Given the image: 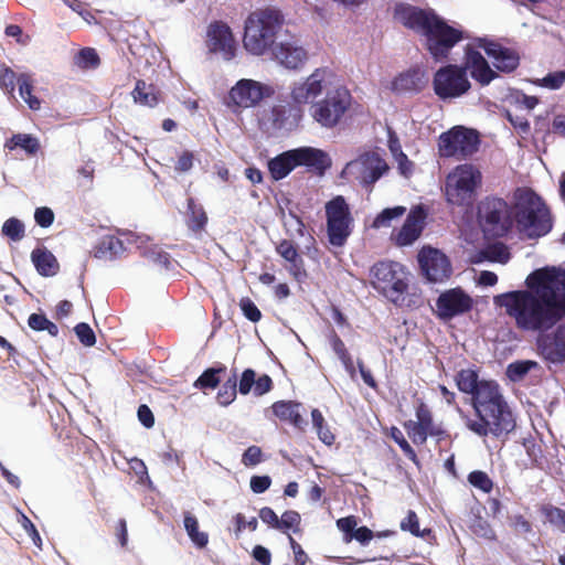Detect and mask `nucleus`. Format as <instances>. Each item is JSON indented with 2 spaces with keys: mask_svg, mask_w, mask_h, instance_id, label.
<instances>
[{
  "mask_svg": "<svg viewBox=\"0 0 565 565\" xmlns=\"http://www.w3.org/2000/svg\"><path fill=\"white\" fill-rule=\"evenodd\" d=\"M433 86L439 98L454 99L467 94L472 85L460 65L448 64L435 73Z\"/></svg>",
  "mask_w": 565,
  "mask_h": 565,
  "instance_id": "nucleus-13",
  "label": "nucleus"
},
{
  "mask_svg": "<svg viewBox=\"0 0 565 565\" xmlns=\"http://www.w3.org/2000/svg\"><path fill=\"white\" fill-rule=\"evenodd\" d=\"M489 260L500 264H505L510 259V253L508 248L503 244H493L488 246L478 257L473 259L475 263H479L482 260Z\"/></svg>",
  "mask_w": 565,
  "mask_h": 565,
  "instance_id": "nucleus-37",
  "label": "nucleus"
},
{
  "mask_svg": "<svg viewBox=\"0 0 565 565\" xmlns=\"http://www.w3.org/2000/svg\"><path fill=\"white\" fill-rule=\"evenodd\" d=\"M542 367L540 364L532 360H521L512 362L508 365L505 374L512 382H521L530 375L540 376Z\"/></svg>",
  "mask_w": 565,
  "mask_h": 565,
  "instance_id": "nucleus-29",
  "label": "nucleus"
},
{
  "mask_svg": "<svg viewBox=\"0 0 565 565\" xmlns=\"http://www.w3.org/2000/svg\"><path fill=\"white\" fill-rule=\"evenodd\" d=\"M236 396V382L235 380H228L223 384L222 388L217 393V402L222 406L230 405Z\"/></svg>",
  "mask_w": 565,
  "mask_h": 565,
  "instance_id": "nucleus-46",
  "label": "nucleus"
},
{
  "mask_svg": "<svg viewBox=\"0 0 565 565\" xmlns=\"http://www.w3.org/2000/svg\"><path fill=\"white\" fill-rule=\"evenodd\" d=\"M511 213L519 231L530 238L543 236L552 228L546 204L529 188H520L514 192Z\"/></svg>",
  "mask_w": 565,
  "mask_h": 565,
  "instance_id": "nucleus-4",
  "label": "nucleus"
},
{
  "mask_svg": "<svg viewBox=\"0 0 565 565\" xmlns=\"http://www.w3.org/2000/svg\"><path fill=\"white\" fill-rule=\"evenodd\" d=\"M428 211L424 205H414L403 225L392 232L391 241L399 247L413 245L422 235Z\"/></svg>",
  "mask_w": 565,
  "mask_h": 565,
  "instance_id": "nucleus-17",
  "label": "nucleus"
},
{
  "mask_svg": "<svg viewBox=\"0 0 565 565\" xmlns=\"http://www.w3.org/2000/svg\"><path fill=\"white\" fill-rule=\"evenodd\" d=\"M390 436L394 441L401 447L403 452L412 460L416 459V454L413 448L409 446L407 440L404 438L403 433L397 427H392L390 430Z\"/></svg>",
  "mask_w": 565,
  "mask_h": 565,
  "instance_id": "nucleus-48",
  "label": "nucleus"
},
{
  "mask_svg": "<svg viewBox=\"0 0 565 565\" xmlns=\"http://www.w3.org/2000/svg\"><path fill=\"white\" fill-rule=\"evenodd\" d=\"M28 324L35 331H47L53 337L57 335L58 333L57 326L47 320L43 315L32 313L29 317Z\"/></svg>",
  "mask_w": 565,
  "mask_h": 565,
  "instance_id": "nucleus-40",
  "label": "nucleus"
},
{
  "mask_svg": "<svg viewBox=\"0 0 565 565\" xmlns=\"http://www.w3.org/2000/svg\"><path fill=\"white\" fill-rule=\"evenodd\" d=\"M406 212V207L398 205L382 210L372 221L371 227L374 230L388 228L399 220Z\"/></svg>",
  "mask_w": 565,
  "mask_h": 565,
  "instance_id": "nucleus-34",
  "label": "nucleus"
},
{
  "mask_svg": "<svg viewBox=\"0 0 565 565\" xmlns=\"http://www.w3.org/2000/svg\"><path fill=\"white\" fill-rule=\"evenodd\" d=\"M132 98L135 103L142 106L152 107L158 103V96L152 85H148L143 81L136 83L135 89L132 90Z\"/></svg>",
  "mask_w": 565,
  "mask_h": 565,
  "instance_id": "nucleus-35",
  "label": "nucleus"
},
{
  "mask_svg": "<svg viewBox=\"0 0 565 565\" xmlns=\"http://www.w3.org/2000/svg\"><path fill=\"white\" fill-rule=\"evenodd\" d=\"M330 166L331 159L328 153L313 147H299L284 151L267 163L269 173L276 181L285 179L298 167L323 170Z\"/></svg>",
  "mask_w": 565,
  "mask_h": 565,
  "instance_id": "nucleus-6",
  "label": "nucleus"
},
{
  "mask_svg": "<svg viewBox=\"0 0 565 565\" xmlns=\"http://www.w3.org/2000/svg\"><path fill=\"white\" fill-rule=\"evenodd\" d=\"M271 56L279 65L288 70H299L308 60L307 51L295 39L276 43L271 47Z\"/></svg>",
  "mask_w": 565,
  "mask_h": 565,
  "instance_id": "nucleus-22",
  "label": "nucleus"
},
{
  "mask_svg": "<svg viewBox=\"0 0 565 565\" xmlns=\"http://www.w3.org/2000/svg\"><path fill=\"white\" fill-rule=\"evenodd\" d=\"M65 3L75 12H77L87 23L94 22V15L88 11L86 6L78 0H65Z\"/></svg>",
  "mask_w": 565,
  "mask_h": 565,
  "instance_id": "nucleus-59",
  "label": "nucleus"
},
{
  "mask_svg": "<svg viewBox=\"0 0 565 565\" xmlns=\"http://www.w3.org/2000/svg\"><path fill=\"white\" fill-rule=\"evenodd\" d=\"M387 171L386 161L377 152L370 151L347 163L341 177L362 185H372Z\"/></svg>",
  "mask_w": 565,
  "mask_h": 565,
  "instance_id": "nucleus-11",
  "label": "nucleus"
},
{
  "mask_svg": "<svg viewBox=\"0 0 565 565\" xmlns=\"http://www.w3.org/2000/svg\"><path fill=\"white\" fill-rule=\"evenodd\" d=\"M486 38H478L463 47L461 68L480 86H488L499 75L486 57Z\"/></svg>",
  "mask_w": 565,
  "mask_h": 565,
  "instance_id": "nucleus-10",
  "label": "nucleus"
},
{
  "mask_svg": "<svg viewBox=\"0 0 565 565\" xmlns=\"http://www.w3.org/2000/svg\"><path fill=\"white\" fill-rule=\"evenodd\" d=\"M277 252L286 262L289 263V271L295 277H298L301 274V259L299 258L298 252L294 244L289 241H282L277 246Z\"/></svg>",
  "mask_w": 565,
  "mask_h": 565,
  "instance_id": "nucleus-33",
  "label": "nucleus"
},
{
  "mask_svg": "<svg viewBox=\"0 0 565 565\" xmlns=\"http://www.w3.org/2000/svg\"><path fill=\"white\" fill-rule=\"evenodd\" d=\"M479 147V136L473 129L456 126L439 137L438 150L443 157H467Z\"/></svg>",
  "mask_w": 565,
  "mask_h": 565,
  "instance_id": "nucleus-15",
  "label": "nucleus"
},
{
  "mask_svg": "<svg viewBox=\"0 0 565 565\" xmlns=\"http://www.w3.org/2000/svg\"><path fill=\"white\" fill-rule=\"evenodd\" d=\"M473 305L472 298L460 288L443 292L436 302V310L440 318L451 319L468 312Z\"/></svg>",
  "mask_w": 565,
  "mask_h": 565,
  "instance_id": "nucleus-21",
  "label": "nucleus"
},
{
  "mask_svg": "<svg viewBox=\"0 0 565 565\" xmlns=\"http://www.w3.org/2000/svg\"><path fill=\"white\" fill-rule=\"evenodd\" d=\"M239 307L244 316L248 320L253 322H257L260 320L262 313L259 309L256 307V305L249 298H242L239 301Z\"/></svg>",
  "mask_w": 565,
  "mask_h": 565,
  "instance_id": "nucleus-50",
  "label": "nucleus"
},
{
  "mask_svg": "<svg viewBox=\"0 0 565 565\" xmlns=\"http://www.w3.org/2000/svg\"><path fill=\"white\" fill-rule=\"evenodd\" d=\"M547 520L554 524L559 531L565 532V512L557 508L548 509L546 512Z\"/></svg>",
  "mask_w": 565,
  "mask_h": 565,
  "instance_id": "nucleus-57",
  "label": "nucleus"
},
{
  "mask_svg": "<svg viewBox=\"0 0 565 565\" xmlns=\"http://www.w3.org/2000/svg\"><path fill=\"white\" fill-rule=\"evenodd\" d=\"M393 159L397 164V169L401 175L409 178L413 174L414 163L408 159V157L404 152L394 156Z\"/></svg>",
  "mask_w": 565,
  "mask_h": 565,
  "instance_id": "nucleus-54",
  "label": "nucleus"
},
{
  "mask_svg": "<svg viewBox=\"0 0 565 565\" xmlns=\"http://www.w3.org/2000/svg\"><path fill=\"white\" fill-rule=\"evenodd\" d=\"M2 234L12 241H20L24 236V225L15 217H11L3 223Z\"/></svg>",
  "mask_w": 565,
  "mask_h": 565,
  "instance_id": "nucleus-41",
  "label": "nucleus"
},
{
  "mask_svg": "<svg viewBox=\"0 0 565 565\" xmlns=\"http://www.w3.org/2000/svg\"><path fill=\"white\" fill-rule=\"evenodd\" d=\"M19 94L25 102L28 107L32 110H39L42 102L33 94V78L29 73H21L18 75Z\"/></svg>",
  "mask_w": 565,
  "mask_h": 565,
  "instance_id": "nucleus-30",
  "label": "nucleus"
},
{
  "mask_svg": "<svg viewBox=\"0 0 565 565\" xmlns=\"http://www.w3.org/2000/svg\"><path fill=\"white\" fill-rule=\"evenodd\" d=\"M183 525L188 536L196 547L203 548L207 545L209 535L207 533L200 531L199 521L194 515L189 512L184 513Z\"/></svg>",
  "mask_w": 565,
  "mask_h": 565,
  "instance_id": "nucleus-32",
  "label": "nucleus"
},
{
  "mask_svg": "<svg viewBox=\"0 0 565 565\" xmlns=\"http://www.w3.org/2000/svg\"><path fill=\"white\" fill-rule=\"evenodd\" d=\"M259 518L264 523L268 524L270 527L278 529L279 518L273 509L267 507L263 508L259 511Z\"/></svg>",
  "mask_w": 565,
  "mask_h": 565,
  "instance_id": "nucleus-60",
  "label": "nucleus"
},
{
  "mask_svg": "<svg viewBox=\"0 0 565 565\" xmlns=\"http://www.w3.org/2000/svg\"><path fill=\"white\" fill-rule=\"evenodd\" d=\"M300 407L299 403L280 401L273 405V412L281 420L289 422L295 427L303 429L306 420L300 414Z\"/></svg>",
  "mask_w": 565,
  "mask_h": 565,
  "instance_id": "nucleus-28",
  "label": "nucleus"
},
{
  "mask_svg": "<svg viewBox=\"0 0 565 565\" xmlns=\"http://www.w3.org/2000/svg\"><path fill=\"white\" fill-rule=\"evenodd\" d=\"M394 18L404 26L424 36L425 46L434 58L447 57L452 47L462 40L461 29L448 24L431 9H419L407 3H398Z\"/></svg>",
  "mask_w": 565,
  "mask_h": 565,
  "instance_id": "nucleus-2",
  "label": "nucleus"
},
{
  "mask_svg": "<svg viewBox=\"0 0 565 565\" xmlns=\"http://www.w3.org/2000/svg\"><path fill=\"white\" fill-rule=\"evenodd\" d=\"M188 210L190 213L189 226L194 230H201L205 225L207 217L201 205H198L192 199L188 202Z\"/></svg>",
  "mask_w": 565,
  "mask_h": 565,
  "instance_id": "nucleus-39",
  "label": "nucleus"
},
{
  "mask_svg": "<svg viewBox=\"0 0 565 565\" xmlns=\"http://www.w3.org/2000/svg\"><path fill=\"white\" fill-rule=\"evenodd\" d=\"M327 230L329 241L334 246H342L352 230L353 218L343 196H335L326 204Z\"/></svg>",
  "mask_w": 565,
  "mask_h": 565,
  "instance_id": "nucleus-14",
  "label": "nucleus"
},
{
  "mask_svg": "<svg viewBox=\"0 0 565 565\" xmlns=\"http://www.w3.org/2000/svg\"><path fill=\"white\" fill-rule=\"evenodd\" d=\"M255 383V373L254 371L252 370H246L244 371V373L242 374V377H241V381H239V392L242 394H247L249 393L252 386L254 385Z\"/></svg>",
  "mask_w": 565,
  "mask_h": 565,
  "instance_id": "nucleus-61",
  "label": "nucleus"
},
{
  "mask_svg": "<svg viewBox=\"0 0 565 565\" xmlns=\"http://www.w3.org/2000/svg\"><path fill=\"white\" fill-rule=\"evenodd\" d=\"M273 94L271 86L252 78H242L230 89L226 104L234 109L252 108Z\"/></svg>",
  "mask_w": 565,
  "mask_h": 565,
  "instance_id": "nucleus-16",
  "label": "nucleus"
},
{
  "mask_svg": "<svg viewBox=\"0 0 565 565\" xmlns=\"http://www.w3.org/2000/svg\"><path fill=\"white\" fill-rule=\"evenodd\" d=\"M481 172L472 164L454 168L445 181V196L448 203L458 206L470 205L481 186Z\"/></svg>",
  "mask_w": 565,
  "mask_h": 565,
  "instance_id": "nucleus-7",
  "label": "nucleus"
},
{
  "mask_svg": "<svg viewBox=\"0 0 565 565\" xmlns=\"http://www.w3.org/2000/svg\"><path fill=\"white\" fill-rule=\"evenodd\" d=\"M18 76L9 67H0V87L9 95H13Z\"/></svg>",
  "mask_w": 565,
  "mask_h": 565,
  "instance_id": "nucleus-45",
  "label": "nucleus"
},
{
  "mask_svg": "<svg viewBox=\"0 0 565 565\" xmlns=\"http://www.w3.org/2000/svg\"><path fill=\"white\" fill-rule=\"evenodd\" d=\"M486 54L492 61V70L499 73H511L520 64V56L516 51L487 39Z\"/></svg>",
  "mask_w": 565,
  "mask_h": 565,
  "instance_id": "nucleus-23",
  "label": "nucleus"
},
{
  "mask_svg": "<svg viewBox=\"0 0 565 565\" xmlns=\"http://www.w3.org/2000/svg\"><path fill=\"white\" fill-rule=\"evenodd\" d=\"M75 333L79 341L86 347H92L96 342L95 334L87 323H78L75 327Z\"/></svg>",
  "mask_w": 565,
  "mask_h": 565,
  "instance_id": "nucleus-52",
  "label": "nucleus"
},
{
  "mask_svg": "<svg viewBox=\"0 0 565 565\" xmlns=\"http://www.w3.org/2000/svg\"><path fill=\"white\" fill-rule=\"evenodd\" d=\"M401 527L403 531H409L412 534L420 537L426 533V530L423 532L419 530L418 518L413 511H409L407 516L401 522Z\"/></svg>",
  "mask_w": 565,
  "mask_h": 565,
  "instance_id": "nucleus-49",
  "label": "nucleus"
},
{
  "mask_svg": "<svg viewBox=\"0 0 565 565\" xmlns=\"http://www.w3.org/2000/svg\"><path fill=\"white\" fill-rule=\"evenodd\" d=\"M271 479L269 476H253L250 478V489L254 493H263L269 489Z\"/></svg>",
  "mask_w": 565,
  "mask_h": 565,
  "instance_id": "nucleus-58",
  "label": "nucleus"
},
{
  "mask_svg": "<svg viewBox=\"0 0 565 565\" xmlns=\"http://www.w3.org/2000/svg\"><path fill=\"white\" fill-rule=\"evenodd\" d=\"M478 419H466V426L479 436L501 435L514 428L512 413L494 381L481 380L472 395Z\"/></svg>",
  "mask_w": 565,
  "mask_h": 565,
  "instance_id": "nucleus-3",
  "label": "nucleus"
},
{
  "mask_svg": "<svg viewBox=\"0 0 565 565\" xmlns=\"http://www.w3.org/2000/svg\"><path fill=\"white\" fill-rule=\"evenodd\" d=\"M128 236L106 235L102 237L93 249V255L99 259H113L126 250Z\"/></svg>",
  "mask_w": 565,
  "mask_h": 565,
  "instance_id": "nucleus-26",
  "label": "nucleus"
},
{
  "mask_svg": "<svg viewBox=\"0 0 565 565\" xmlns=\"http://www.w3.org/2000/svg\"><path fill=\"white\" fill-rule=\"evenodd\" d=\"M371 284L393 302L402 299L409 284V273L396 262H380L371 269Z\"/></svg>",
  "mask_w": 565,
  "mask_h": 565,
  "instance_id": "nucleus-9",
  "label": "nucleus"
},
{
  "mask_svg": "<svg viewBox=\"0 0 565 565\" xmlns=\"http://www.w3.org/2000/svg\"><path fill=\"white\" fill-rule=\"evenodd\" d=\"M505 203L499 199L481 202L479 205V220L486 235L501 236L507 232L509 221L505 217Z\"/></svg>",
  "mask_w": 565,
  "mask_h": 565,
  "instance_id": "nucleus-18",
  "label": "nucleus"
},
{
  "mask_svg": "<svg viewBox=\"0 0 565 565\" xmlns=\"http://www.w3.org/2000/svg\"><path fill=\"white\" fill-rule=\"evenodd\" d=\"M418 263L423 275L431 282H443L451 275L447 256L433 247H423L418 253Z\"/></svg>",
  "mask_w": 565,
  "mask_h": 565,
  "instance_id": "nucleus-19",
  "label": "nucleus"
},
{
  "mask_svg": "<svg viewBox=\"0 0 565 565\" xmlns=\"http://www.w3.org/2000/svg\"><path fill=\"white\" fill-rule=\"evenodd\" d=\"M98 55L93 49H84L82 50L76 58L77 65L84 68H93L98 65Z\"/></svg>",
  "mask_w": 565,
  "mask_h": 565,
  "instance_id": "nucleus-47",
  "label": "nucleus"
},
{
  "mask_svg": "<svg viewBox=\"0 0 565 565\" xmlns=\"http://www.w3.org/2000/svg\"><path fill=\"white\" fill-rule=\"evenodd\" d=\"M514 100L518 105L526 110H532L537 105V98L534 96H527L521 93L514 95Z\"/></svg>",
  "mask_w": 565,
  "mask_h": 565,
  "instance_id": "nucleus-63",
  "label": "nucleus"
},
{
  "mask_svg": "<svg viewBox=\"0 0 565 565\" xmlns=\"http://www.w3.org/2000/svg\"><path fill=\"white\" fill-rule=\"evenodd\" d=\"M206 46L211 53L231 61L236 56L237 43L228 25L221 22L212 23L206 32Z\"/></svg>",
  "mask_w": 565,
  "mask_h": 565,
  "instance_id": "nucleus-20",
  "label": "nucleus"
},
{
  "mask_svg": "<svg viewBox=\"0 0 565 565\" xmlns=\"http://www.w3.org/2000/svg\"><path fill=\"white\" fill-rule=\"evenodd\" d=\"M536 84L550 89H558L565 84V71L550 73L545 77L537 79Z\"/></svg>",
  "mask_w": 565,
  "mask_h": 565,
  "instance_id": "nucleus-44",
  "label": "nucleus"
},
{
  "mask_svg": "<svg viewBox=\"0 0 565 565\" xmlns=\"http://www.w3.org/2000/svg\"><path fill=\"white\" fill-rule=\"evenodd\" d=\"M220 370L209 369L206 370L195 382L194 386L196 388H215L220 383V377L217 376Z\"/></svg>",
  "mask_w": 565,
  "mask_h": 565,
  "instance_id": "nucleus-43",
  "label": "nucleus"
},
{
  "mask_svg": "<svg viewBox=\"0 0 565 565\" xmlns=\"http://www.w3.org/2000/svg\"><path fill=\"white\" fill-rule=\"evenodd\" d=\"M332 75L327 68H317L307 77L295 81L289 88V98L296 106L311 104L332 87Z\"/></svg>",
  "mask_w": 565,
  "mask_h": 565,
  "instance_id": "nucleus-12",
  "label": "nucleus"
},
{
  "mask_svg": "<svg viewBox=\"0 0 565 565\" xmlns=\"http://www.w3.org/2000/svg\"><path fill=\"white\" fill-rule=\"evenodd\" d=\"M351 102V94L344 86L332 85L323 99L311 104L310 116L320 127L334 128L341 122Z\"/></svg>",
  "mask_w": 565,
  "mask_h": 565,
  "instance_id": "nucleus-8",
  "label": "nucleus"
},
{
  "mask_svg": "<svg viewBox=\"0 0 565 565\" xmlns=\"http://www.w3.org/2000/svg\"><path fill=\"white\" fill-rule=\"evenodd\" d=\"M525 290H515L494 297V303L523 331L544 332L565 316V270L543 267L525 279ZM541 354L553 363L565 359V326L554 335L539 339Z\"/></svg>",
  "mask_w": 565,
  "mask_h": 565,
  "instance_id": "nucleus-1",
  "label": "nucleus"
},
{
  "mask_svg": "<svg viewBox=\"0 0 565 565\" xmlns=\"http://www.w3.org/2000/svg\"><path fill=\"white\" fill-rule=\"evenodd\" d=\"M456 383L459 391L466 394L473 395L481 384L476 370L465 369L461 370L456 376Z\"/></svg>",
  "mask_w": 565,
  "mask_h": 565,
  "instance_id": "nucleus-36",
  "label": "nucleus"
},
{
  "mask_svg": "<svg viewBox=\"0 0 565 565\" xmlns=\"http://www.w3.org/2000/svg\"><path fill=\"white\" fill-rule=\"evenodd\" d=\"M409 438L415 444H424L428 435L438 433L434 428L430 412L425 405H419L416 409V420H408L404 425Z\"/></svg>",
  "mask_w": 565,
  "mask_h": 565,
  "instance_id": "nucleus-24",
  "label": "nucleus"
},
{
  "mask_svg": "<svg viewBox=\"0 0 565 565\" xmlns=\"http://www.w3.org/2000/svg\"><path fill=\"white\" fill-rule=\"evenodd\" d=\"M31 259L38 273L42 276H54L58 271L56 257L46 248L38 247L31 254Z\"/></svg>",
  "mask_w": 565,
  "mask_h": 565,
  "instance_id": "nucleus-27",
  "label": "nucleus"
},
{
  "mask_svg": "<svg viewBox=\"0 0 565 565\" xmlns=\"http://www.w3.org/2000/svg\"><path fill=\"white\" fill-rule=\"evenodd\" d=\"M387 147L392 157L403 152L399 139L392 129H387Z\"/></svg>",
  "mask_w": 565,
  "mask_h": 565,
  "instance_id": "nucleus-62",
  "label": "nucleus"
},
{
  "mask_svg": "<svg viewBox=\"0 0 565 565\" xmlns=\"http://www.w3.org/2000/svg\"><path fill=\"white\" fill-rule=\"evenodd\" d=\"M300 515L296 511H286L279 519L278 529L282 531L298 527Z\"/></svg>",
  "mask_w": 565,
  "mask_h": 565,
  "instance_id": "nucleus-53",
  "label": "nucleus"
},
{
  "mask_svg": "<svg viewBox=\"0 0 565 565\" xmlns=\"http://www.w3.org/2000/svg\"><path fill=\"white\" fill-rule=\"evenodd\" d=\"M35 222L42 227H49L54 221V213L49 207H38L34 213Z\"/></svg>",
  "mask_w": 565,
  "mask_h": 565,
  "instance_id": "nucleus-56",
  "label": "nucleus"
},
{
  "mask_svg": "<svg viewBox=\"0 0 565 565\" xmlns=\"http://www.w3.org/2000/svg\"><path fill=\"white\" fill-rule=\"evenodd\" d=\"M427 74L422 67H414L398 74L391 83V89L397 93L419 90L426 83Z\"/></svg>",
  "mask_w": 565,
  "mask_h": 565,
  "instance_id": "nucleus-25",
  "label": "nucleus"
},
{
  "mask_svg": "<svg viewBox=\"0 0 565 565\" xmlns=\"http://www.w3.org/2000/svg\"><path fill=\"white\" fill-rule=\"evenodd\" d=\"M262 449L259 447L250 446L243 454L242 462L247 467L256 466L262 462Z\"/></svg>",
  "mask_w": 565,
  "mask_h": 565,
  "instance_id": "nucleus-55",
  "label": "nucleus"
},
{
  "mask_svg": "<svg viewBox=\"0 0 565 565\" xmlns=\"http://www.w3.org/2000/svg\"><path fill=\"white\" fill-rule=\"evenodd\" d=\"M289 542L295 554V563L297 565H305L308 561L307 554L291 536H289Z\"/></svg>",
  "mask_w": 565,
  "mask_h": 565,
  "instance_id": "nucleus-64",
  "label": "nucleus"
},
{
  "mask_svg": "<svg viewBox=\"0 0 565 565\" xmlns=\"http://www.w3.org/2000/svg\"><path fill=\"white\" fill-rule=\"evenodd\" d=\"M311 419L319 439L328 446L332 445L334 441V435L327 426L324 417L319 409H313L311 412Z\"/></svg>",
  "mask_w": 565,
  "mask_h": 565,
  "instance_id": "nucleus-38",
  "label": "nucleus"
},
{
  "mask_svg": "<svg viewBox=\"0 0 565 565\" xmlns=\"http://www.w3.org/2000/svg\"><path fill=\"white\" fill-rule=\"evenodd\" d=\"M468 481L475 488L481 490L484 493H489L492 490L493 483L489 476L483 471H472L468 476Z\"/></svg>",
  "mask_w": 565,
  "mask_h": 565,
  "instance_id": "nucleus-42",
  "label": "nucleus"
},
{
  "mask_svg": "<svg viewBox=\"0 0 565 565\" xmlns=\"http://www.w3.org/2000/svg\"><path fill=\"white\" fill-rule=\"evenodd\" d=\"M4 147L10 151L20 148L28 154H34L40 148V142L29 134H17L6 141Z\"/></svg>",
  "mask_w": 565,
  "mask_h": 565,
  "instance_id": "nucleus-31",
  "label": "nucleus"
},
{
  "mask_svg": "<svg viewBox=\"0 0 565 565\" xmlns=\"http://www.w3.org/2000/svg\"><path fill=\"white\" fill-rule=\"evenodd\" d=\"M18 522L21 524L23 530L29 534V536L31 537L33 543L38 547H41V545H42L41 536H40L38 530L35 529L34 524L31 522V520L28 516H25L23 513H20L19 518H18Z\"/></svg>",
  "mask_w": 565,
  "mask_h": 565,
  "instance_id": "nucleus-51",
  "label": "nucleus"
},
{
  "mask_svg": "<svg viewBox=\"0 0 565 565\" xmlns=\"http://www.w3.org/2000/svg\"><path fill=\"white\" fill-rule=\"evenodd\" d=\"M280 23V15L275 10L266 9L252 12L245 21L244 49L252 55L265 54L275 45Z\"/></svg>",
  "mask_w": 565,
  "mask_h": 565,
  "instance_id": "nucleus-5",
  "label": "nucleus"
}]
</instances>
